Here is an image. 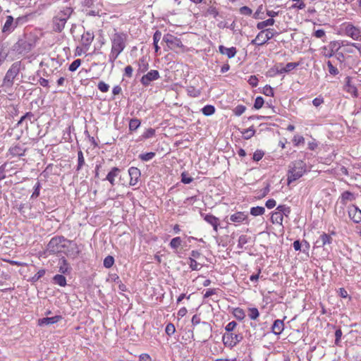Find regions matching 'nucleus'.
Listing matches in <instances>:
<instances>
[{"label": "nucleus", "instance_id": "obj_2", "mask_svg": "<svg viewBox=\"0 0 361 361\" xmlns=\"http://www.w3.org/2000/svg\"><path fill=\"white\" fill-rule=\"evenodd\" d=\"M306 164L302 160H296L292 161L288 166L287 174L288 184H290L301 178L307 171Z\"/></svg>", "mask_w": 361, "mask_h": 361}, {"label": "nucleus", "instance_id": "obj_40", "mask_svg": "<svg viewBox=\"0 0 361 361\" xmlns=\"http://www.w3.org/2000/svg\"><path fill=\"white\" fill-rule=\"evenodd\" d=\"M248 312V316L252 320H256L259 316V310L256 307L249 308Z\"/></svg>", "mask_w": 361, "mask_h": 361}, {"label": "nucleus", "instance_id": "obj_28", "mask_svg": "<svg viewBox=\"0 0 361 361\" xmlns=\"http://www.w3.org/2000/svg\"><path fill=\"white\" fill-rule=\"evenodd\" d=\"M25 149H23L20 146L16 145L13 147H11L9 149V152L13 156L20 157L24 155Z\"/></svg>", "mask_w": 361, "mask_h": 361}, {"label": "nucleus", "instance_id": "obj_34", "mask_svg": "<svg viewBox=\"0 0 361 361\" xmlns=\"http://www.w3.org/2000/svg\"><path fill=\"white\" fill-rule=\"evenodd\" d=\"M265 212V209L263 207H253L250 209V214L257 216L264 214Z\"/></svg>", "mask_w": 361, "mask_h": 361}, {"label": "nucleus", "instance_id": "obj_14", "mask_svg": "<svg viewBox=\"0 0 361 361\" xmlns=\"http://www.w3.org/2000/svg\"><path fill=\"white\" fill-rule=\"evenodd\" d=\"M128 174L130 176V185H135L141 176V173L139 169L137 167H130L128 169Z\"/></svg>", "mask_w": 361, "mask_h": 361}, {"label": "nucleus", "instance_id": "obj_37", "mask_svg": "<svg viewBox=\"0 0 361 361\" xmlns=\"http://www.w3.org/2000/svg\"><path fill=\"white\" fill-rule=\"evenodd\" d=\"M233 315L234 317L238 319V320H243L245 317V312L243 309L240 308V307H236L233 310Z\"/></svg>", "mask_w": 361, "mask_h": 361}, {"label": "nucleus", "instance_id": "obj_59", "mask_svg": "<svg viewBox=\"0 0 361 361\" xmlns=\"http://www.w3.org/2000/svg\"><path fill=\"white\" fill-rule=\"evenodd\" d=\"M246 110V107L243 105H238L233 110L235 115L240 116L242 115Z\"/></svg>", "mask_w": 361, "mask_h": 361}, {"label": "nucleus", "instance_id": "obj_49", "mask_svg": "<svg viewBox=\"0 0 361 361\" xmlns=\"http://www.w3.org/2000/svg\"><path fill=\"white\" fill-rule=\"evenodd\" d=\"M250 238L247 236L246 235H241L238 238V247L242 248L244 245L247 243Z\"/></svg>", "mask_w": 361, "mask_h": 361}, {"label": "nucleus", "instance_id": "obj_58", "mask_svg": "<svg viewBox=\"0 0 361 361\" xmlns=\"http://www.w3.org/2000/svg\"><path fill=\"white\" fill-rule=\"evenodd\" d=\"M155 135V130L153 128H148L142 135L143 139H148Z\"/></svg>", "mask_w": 361, "mask_h": 361}, {"label": "nucleus", "instance_id": "obj_54", "mask_svg": "<svg viewBox=\"0 0 361 361\" xmlns=\"http://www.w3.org/2000/svg\"><path fill=\"white\" fill-rule=\"evenodd\" d=\"M264 104V99L262 97H257L255 99L253 108H255V109H259L260 108L262 107Z\"/></svg>", "mask_w": 361, "mask_h": 361}, {"label": "nucleus", "instance_id": "obj_12", "mask_svg": "<svg viewBox=\"0 0 361 361\" xmlns=\"http://www.w3.org/2000/svg\"><path fill=\"white\" fill-rule=\"evenodd\" d=\"M200 216L206 221L208 224L212 226L214 230L217 232L218 227L219 226V219L215 216L211 214H205L200 212Z\"/></svg>", "mask_w": 361, "mask_h": 361}, {"label": "nucleus", "instance_id": "obj_62", "mask_svg": "<svg viewBox=\"0 0 361 361\" xmlns=\"http://www.w3.org/2000/svg\"><path fill=\"white\" fill-rule=\"evenodd\" d=\"M207 13L212 16L214 18H216L219 14L218 10L214 6H209L207 8Z\"/></svg>", "mask_w": 361, "mask_h": 361}, {"label": "nucleus", "instance_id": "obj_46", "mask_svg": "<svg viewBox=\"0 0 361 361\" xmlns=\"http://www.w3.org/2000/svg\"><path fill=\"white\" fill-rule=\"evenodd\" d=\"M27 20H28L27 16H19L17 18L14 19V22H15L16 27L18 25H24L25 23H27Z\"/></svg>", "mask_w": 361, "mask_h": 361}, {"label": "nucleus", "instance_id": "obj_56", "mask_svg": "<svg viewBox=\"0 0 361 361\" xmlns=\"http://www.w3.org/2000/svg\"><path fill=\"white\" fill-rule=\"evenodd\" d=\"M46 271L45 269H40L32 277V281L36 282L40 278L44 276Z\"/></svg>", "mask_w": 361, "mask_h": 361}, {"label": "nucleus", "instance_id": "obj_35", "mask_svg": "<svg viewBox=\"0 0 361 361\" xmlns=\"http://www.w3.org/2000/svg\"><path fill=\"white\" fill-rule=\"evenodd\" d=\"M201 111L204 116H209L214 114L215 107L213 105L207 104Z\"/></svg>", "mask_w": 361, "mask_h": 361}, {"label": "nucleus", "instance_id": "obj_31", "mask_svg": "<svg viewBox=\"0 0 361 361\" xmlns=\"http://www.w3.org/2000/svg\"><path fill=\"white\" fill-rule=\"evenodd\" d=\"M202 331L205 333V335H204L203 336H202V338L205 341L207 340V338L210 335V333H211V331H212V327L210 326V324L207 322H202V326H201Z\"/></svg>", "mask_w": 361, "mask_h": 361}, {"label": "nucleus", "instance_id": "obj_63", "mask_svg": "<svg viewBox=\"0 0 361 361\" xmlns=\"http://www.w3.org/2000/svg\"><path fill=\"white\" fill-rule=\"evenodd\" d=\"M240 13L244 16H250L252 13V11L248 6H244L240 8Z\"/></svg>", "mask_w": 361, "mask_h": 361}, {"label": "nucleus", "instance_id": "obj_33", "mask_svg": "<svg viewBox=\"0 0 361 361\" xmlns=\"http://www.w3.org/2000/svg\"><path fill=\"white\" fill-rule=\"evenodd\" d=\"M141 122L137 118H131L129 121V130L133 132L136 130L140 126Z\"/></svg>", "mask_w": 361, "mask_h": 361}, {"label": "nucleus", "instance_id": "obj_10", "mask_svg": "<svg viewBox=\"0 0 361 361\" xmlns=\"http://www.w3.org/2000/svg\"><path fill=\"white\" fill-rule=\"evenodd\" d=\"M16 28L14 18L12 16H7L6 17V21L2 27L1 32L6 35H8L12 33Z\"/></svg>", "mask_w": 361, "mask_h": 361}, {"label": "nucleus", "instance_id": "obj_39", "mask_svg": "<svg viewBox=\"0 0 361 361\" xmlns=\"http://www.w3.org/2000/svg\"><path fill=\"white\" fill-rule=\"evenodd\" d=\"M243 137L245 140H248L251 138L255 133V130L253 126L250 127L247 129H245L243 133Z\"/></svg>", "mask_w": 361, "mask_h": 361}, {"label": "nucleus", "instance_id": "obj_3", "mask_svg": "<svg viewBox=\"0 0 361 361\" xmlns=\"http://www.w3.org/2000/svg\"><path fill=\"white\" fill-rule=\"evenodd\" d=\"M65 242L71 243L72 241L66 239L63 235H56L49 240L47 245L45 252L49 255H58L62 252V248H66L67 246L64 244Z\"/></svg>", "mask_w": 361, "mask_h": 361}, {"label": "nucleus", "instance_id": "obj_64", "mask_svg": "<svg viewBox=\"0 0 361 361\" xmlns=\"http://www.w3.org/2000/svg\"><path fill=\"white\" fill-rule=\"evenodd\" d=\"M293 141L295 146H298L300 144H304L305 139L302 136L295 135V136H294Z\"/></svg>", "mask_w": 361, "mask_h": 361}, {"label": "nucleus", "instance_id": "obj_26", "mask_svg": "<svg viewBox=\"0 0 361 361\" xmlns=\"http://www.w3.org/2000/svg\"><path fill=\"white\" fill-rule=\"evenodd\" d=\"M283 220V216H282L281 212H272L271 216V221L273 224H278L279 225H282Z\"/></svg>", "mask_w": 361, "mask_h": 361}, {"label": "nucleus", "instance_id": "obj_41", "mask_svg": "<svg viewBox=\"0 0 361 361\" xmlns=\"http://www.w3.org/2000/svg\"><path fill=\"white\" fill-rule=\"evenodd\" d=\"M181 238L180 237H176L171 239L169 245L173 249H177L181 245Z\"/></svg>", "mask_w": 361, "mask_h": 361}, {"label": "nucleus", "instance_id": "obj_5", "mask_svg": "<svg viewBox=\"0 0 361 361\" xmlns=\"http://www.w3.org/2000/svg\"><path fill=\"white\" fill-rule=\"evenodd\" d=\"M20 69V62H15L11 65V68L8 70L4 78L3 83L4 86L10 87L13 85V80L18 75Z\"/></svg>", "mask_w": 361, "mask_h": 361}, {"label": "nucleus", "instance_id": "obj_47", "mask_svg": "<svg viewBox=\"0 0 361 361\" xmlns=\"http://www.w3.org/2000/svg\"><path fill=\"white\" fill-rule=\"evenodd\" d=\"M114 264V258L109 255L106 257L104 259V266L106 268H111Z\"/></svg>", "mask_w": 361, "mask_h": 361}, {"label": "nucleus", "instance_id": "obj_42", "mask_svg": "<svg viewBox=\"0 0 361 361\" xmlns=\"http://www.w3.org/2000/svg\"><path fill=\"white\" fill-rule=\"evenodd\" d=\"M276 210L279 212H281L283 216V215H285L286 216H288L290 213V208L286 205H279L276 207Z\"/></svg>", "mask_w": 361, "mask_h": 361}, {"label": "nucleus", "instance_id": "obj_44", "mask_svg": "<svg viewBox=\"0 0 361 361\" xmlns=\"http://www.w3.org/2000/svg\"><path fill=\"white\" fill-rule=\"evenodd\" d=\"M264 33V31H260L257 34L256 37L251 41V44L253 45H257V46H262V43L261 42L260 40H261V38H262Z\"/></svg>", "mask_w": 361, "mask_h": 361}, {"label": "nucleus", "instance_id": "obj_8", "mask_svg": "<svg viewBox=\"0 0 361 361\" xmlns=\"http://www.w3.org/2000/svg\"><path fill=\"white\" fill-rule=\"evenodd\" d=\"M345 34L355 40L361 41V30L350 23H348L344 27Z\"/></svg>", "mask_w": 361, "mask_h": 361}, {"label": "nucleus", "instance_id": "obj_22", "mask_svg": "<svg viewBox=\"0 0 361 361\" xmlns=\"http://www.w3.org/2000/svg\"><path fill=\"white\" fill-rule=\"evenodd\" d=\"M138 68L137 70V74L146 72L149 68V63L145 57H142L137 61Z\"/></svg>", "mask_w": 361, "mask_h": 361}, {"label": "nucleus", "instance_id": "obj_24", "mask_svg": "<svg viewBox=\"0 0 361 361\" xmlns=\"http://www.w3.org/2000/svg\"><path fill=\"white\" fill-rule=\"evenodd\" d=\"M266 34L264 33V35L262 38H261V42L262 43V45H264L265 43H267V41L272 39L277 32H274L273 29H266L264 30Z\"/></svg>", "mask_w": 361, "mask_h": 361}, {"label": "nucleus", "instance_id": "obj_16", "mask_svg": "<svg viewBox=\"0 0 361 361\" xmlns=\"http://www.w3.org/2000/svg\"><path fill=\"white\" fill-rule=\"evenodd\" d=\"M94 39V35L90 31H87L82 35L81 43L82 46L87 50Z\"/></svg>", "mask_w": 361, "mask_h": 361}, {"label": "nucleus", "instance_id": "obj_30", "mask_svg": "<svg viewBox=\"0 0 361 361\" xmlns=\"http://www.w3.org/2000/svg\"><path fill=\"white\" fill-rule=\"evenodd\" d=\"M54 283L61 287L66 286V279L63 275L56 274L53 278Z\"/></svg>", "mask_w": 361, "mask_h": 361}, {"label": "nucleus", "instance_id": "obj_43", "mask_svg": "<svg viewBox=\"0 0 361 361\" xmlns=\"http://www.w3.org/2000/svg\"><path fill=\"white\" fill-rule=\"evenodd\" d=\"M156 154L154 152H147L145 154H140L139 155V159L144 161H147L151 160L155 157Z\"/></svg>", "mask_w": 361, "mask_h": 361}, {"label": "nucleus", "instance_id": "obj_48", "mask_svg": "<svg viewBox=\"0 0 361 361\" xmlns=\"http://www.w3.org/2000/svg\"><path fill=\"white\" fill-rule=\"evenodd\" d=\"M81 59L74 60L69 66L68 70L71 72L75 71L81 65Z\"/></svg>", "mask_w": 361, "mask_h": 361}, {"label": "nucleus", "instance_id": "obj_25", "mask_svg": "<svg viewBox=\"0 0 361 361\" xmlns=\"http://www.w3.org/2000/svg\"><path fill=\"white\" fill-rule=\"evenodd\" d=\"M60 267L59 271L62 274H69L71 268L68 266V263L64 257L60 259Z\"/></svg>", "mask_w": 361, "mask_h": 361}, {"label": "nucleus", "instance_id": "obj_36", "mask_svg": "<svg viewBox=\"0 0 361 361\" xmlns=\"http://www.w3.org/2000/svg\"><path fill=\"white\" fill-rule=\"evenodd\" d=\"M85 161L83 156V153L81 150L78 151V165L76 167V171H79L81 170L82 166L85 165Z\"/></svg>", "mask_w": 361, "mask_h": 361}, {"label": "nucleus", "instance_id": "obj_11", "mask_svg": "<svg viewBox=\"0 0 361 361\" xmlns=\"http://www.w3.org/2000/svg\"><path fill=\"white\" fill-rule=\"evenodd\" d=\"M332 241L333 238L330 235L323 233L317 240L315 245L317 247H324L325 250H328L326 246L330 245Z\"/></svg>", "mask_w": 361, "mask_h": 361}, {"label": "nucleus", "instance_id": "obj_50", "mask_svg": "<svg viewBox=\"0 0 361 361\" xmlns=\"http://www.w3.org/2000/svg\"><path fill=\"white\" fill-rule=\"evenodd\" d=\"M193 178L189 176L188 173L186 171H184L181 173V182L185 184H189L192 182Z\"/></svg>", "mask_w": 361, "mask_h": 361}, {"label": "nucleus", "instance_id": "obj_55", "mask_svg": "<svg viewBox=\"0 0 361 361\" xmlns=\"http://www.w3.org/2000/svg\"><path fill=\"white\" fill-rule=\"evenodd\" d=\"M238 325L235 321L230 322L225 327L226 333H232Z\"/></svg>", "mask_w": 361, "mask_h": 361}, {"label": "nucleus", "instance_id": "obj_27", "mask_svg": "<svg viewBox=\"0 0 361 361\" xmlns=\"http://www.w3.org/2000/svg\"><path fill=\"white\" fill-rule=\"evenodd\" d=\"M73 12V10L72 8L66 7L60 12H59L57 16H59V18H65V20H68V19L71 17Z\"/></svg>", "mask_w": 361, "mask_h": 361}, {"label": "nucleus", "instance_id": "obj_52", "mask_svg": "<svg viewBox=\"0 0 361 361\" xmlns=\"http://www.w3.org/2000/svg\"><path fill=\"white\" fill-rule=\"evenodd\" d=\"M121 52L118 51H116V50H114V49H112L111 50V53L109 56V61L111 63H114L115 60L117 59V57L118 56V55L121 54Z\"/></svg>", "mask_w": 361, "mask_h": 361}, {"label": "nucleus", "instance_id": "obj_4", "mask_svg": "<svg viewBox=\"0 0 361 361\" xmlns=\"http://www.w3.org/2000/svg\"><path fill=\"white\" fill-rule=\"evenodd\" d=\"M162 41L166 44L168 49L178 52V50L184 51L185 46L181 39L170 33L164 35Z\"/></svg>", "mask_w": 361, "mask_h": 361}, {"label": "nucleus", "instance_id": "obj_17", "mask_svg": "<svg viewBox=\"0 0 361 361\" xmlns=\"http://www.w3.org/2000/svg\"><path fill=\"white\" fill-rule=\"evenodd\" d=\"M120 172V169L118 167H113L103 180H108L111 183V186H114L115 185V178L119 175Z\"/></svg>", "mask_w": 361, "mask_h": 361}, {"label": "nucleus", "instance_id": "obj_29", "mask_svg": "<svg viewBox=\"0 0 361 361\" xmlns=\"http://www.w3.org/2000/svg\"><path fill=\"white\" fill-rule=\"evenodd\" d=\"M341 202L343 204H346L347 201H353L355 200V195L350 191H345L341 194Z\"/></svg>", "mask_w": 361, "mask_h": 361}, {"label": "nucleus", "instance_id": "obj_61", "mask_svg": "<svg viewBox=\"0 0 361 361\" xmlns=\"http://www.w3.org/2000/svg\"><path fill=\"white\" fill-rule=\"evenodd\" d=\"M98 89L102 92H106L109 91V85H107L106 83H105L103 81H100L99 83H98Z\"/></svg>", "mask_w": 361, "mask_h": 361}, {"label": "nucleus", "instance_id": "obj_19", "mask_svg": "<svg viewBox=\"0 0 361 361\" xmlns=\"http://www.w3.org/2000/svg\"><path fill=\"white\" fill-rule=\"evenodd\" d=\"M284 329V323L281 319H276L271 326V332L275 335H280Z\"/></svg>", "mask_w": 361, "mask_h": 361}, {"label": "nucleus", "instance_id": "obj_38", "mask_svg": "<svg viewBox=\"0 0 361 361\" xmlns=\"http://www.w3.org/2000/svg\"><path fill=\"white\" fill-rule=\"evenodd\" d=\"M188 94L190 97H197L200 95L201 91L200 90L196 89L193 86H189L187 88Z\"/></svg>", "mask_w": 361, "mask_h": 361}, {"label": "nucleus", "instance_id": "obj_21", "mask_svg": "<svg viewBox=\"0 0 361 361\" xmlns=\"http://www.w3.org/2000/svg\"><path fill=\"white\" fill-rule=\"evenodd\" d=\"M247 219V214L243 212H238L230 216V220L235 223H241Z\"/></svg>", "mask_w": 361, "mask_h": 361}, {"label": "nucleus", "instance_id": "obj_7", "mask_svg": "<svg viewBox=\"0 0 361 361\" xmlns=\"http://www.w3.org/2000/svg\"><path fill=\"white\" fill-rule=\"evenodd\" d=\"M243 337L240 334L225 333L223 335L222 340L224 344L229 348L235 346L243 340Z\"/></svg>", "mask_w": 361, "mask_h": 361}, {"label": "nucleus", "instance_id": "obj_53", "mask_svg": "<svg viewBox=\"0 0 361 361\" xmlns=\"http://www.w3.org/2000/svg\"><path fill=\"white\" fill-rule=\"evenodd\" d=\"M264 155V152L262 150L257 149L254 152L252 159L255 161H259L262 159Z\"/></svg>", "mask_w": 361, "mask_h": 361}, {"label": "nucleus", "instance_id": "obj_23", "mask_svg": "<svg viewBox=\"0 0 361 361\" xmlns=\"http://www.w3.org/2000/svg\"><path fill=\"white\" fill-rule=\"evenodd\" d=\"M299 66L298 63H288L285 67L279 68V66H276L277 73L282 74L283 73H288Z\"/></svg>", "mask_w": 361, "mask_h": 361}, {"label": "nucleus", "instance_id": "obj_20", "mask_svg": "<svg viewBox=\"0 0 361 361\" xmlns=\"http://www.w3.org/2000/svg\"><path fill=\"white\" fill-rule=\"evenodd\" d=\"M219 51L221 54L226 55L229 59L233 58L237 53L235 47H232L230 48H226L224 45H220L219 47Z\"/></svg>", "mask_w": 361, "mask_h": 361}, {"label": "nucleus", "instance_id": "obj_18", "mask_svg": "<svg viewBox=\"0 0 361 361\" xmlns=\"http://www.w3.org/2000/svg\"><path fill=\"white\" fill-rule=\"evenodd\" d=\"M61 319L62 317L60 315H56L51 317H44L38 320V324L39 326L53 324L58 322Z\"/></svg>", "mask_w": 361, "mask_h": 361}, {"label": "nucleus", "instance_id": "obj_1", "mask_svg": "<svg viewBox=\"0 0 361 361\" xmlns=\"http://www.w3.org/2000/svg\"><path fill=\"white\" fill-rule=\"evenodd\" d=\"M37 35L32 32H25L16 42L12 49L18 54L24 55L29 53L35 47L37 40Z\"/></svg>", "mask_w": 361, "mask_h": 361}, {"label": "nucleus", "instance_id": "obj_57", "mask_svg": "<svg viewBox=\"0 0 361 361\" xmlns=\"http://www.w3.org/2000/svg\"><path fill=\"white\" fill-rule=\"evenodd\" d=\"M262 93L266 96H274V90L270 85H265L263 88Z\"/></svg>", "mask_w": 361, "mask_h": 361}, {"label": "nucleus", "instance_id": "obj_9", "mask_svg": "<svg viewBox=\"0 0 361 361\" xmlns=\"http://www.w3.org/2000/svg\"><path fill=\"white\" fill-rule=\"evenodd\" d=\"M160 77L159 73L157 70H151L147 74L144 75L140 79V82L145 87L149 85L150 82L159 79Z\"/></svg>", "mask_w": 361, "mask_h": 361}, {"label": "nucleus", "instance_id": "obj_51", "mask_svg": "<svg viewBox=\"0 0 361 361\" xmlns=\"http://www.w3.org/2000/svg\"><path fill=\"white\" fill-rule=\"evenodd\" d=\"M327 66L329 68V72L331 75H336L338 74V70L335 67L331 61H327Z\"/></svg>", "mask_w": 361, "mask_h": 361}, {"label": "nucleus", "instance_id": "obj_6", "mask_svg": "<svg viewBox=\"0 0 361 361\" xmlns=\"http://www.w3.org/2000/svg\"><path fill=\"white\" fill-rule=\"evenodd\" d=\"M126 35L123 32L115 33L111 38V49L122 52L126 47Z\"/></svg>", "mask_w": 361, "mask_h": 361}, {"label": "nucleus", "instance_id": "obj_60", "mask_svg": "<svg viewBox=\"0 0 361 361\" xmlns=\"http://www.w3.org/2000/svg\"><path fill=\"white\" fill-rule=\"evenodd\" d=\"M165 331L167 335L171 336L172 334H173L175 333L176 328L173 324L169 323L166 325Z\"/></svg>", "mask_w": 361, "mask_h": 361}, {"label": "nucleus", "instance_id": "obj_15", "mask_svg": "<svg viewBox=\"0 0 361 361\" xmlns=\"http://www.w3.org/2000/svg\"><path fill=\"white\" fill-rule=\"evenodd\" d=\"M67 20L65 18H59L57 15L53 18V28L54 30L61 32L66 23Z\"/></svg>", "mask_w": 361, "mask_h": 361}, {"label": "nucleus", "instance_id": "obj_13", "mask_svg": "<svg viewBox=\"0 0 361 361\" xmlns=\"http://www.w3.org/2000/svg\"><path fill=\"white\" fill-rule=\"evenodd\" d=\"M348 216L355 223L361 222V210L355 205L348 207Z\"/></svg>", "mask_w": 361, "mask_h": 361}, {"label": "nucleus", "instance_id": "obj_32", "mask_svg": "<svg viewBox=\"0 0 361 361\" xmlns=\"http://www.w3.org/2000/svg\"><path fill=\"white\" fill-rule=\"evenodd\" d=\"M274 23H275V20L274 18H269L266 20L259 22L257 24V28L258 30H262L265 27L273 25L274 24Z\"/></svg>", "mask_w": 361, "mask_h": 361}, {"label": "nucleus", "instance_id": "obj_45", "mask_svg": "<svg viewBox=\"0 0 361 361\" xmlns=\"http://www.w3.org/2000/svg\"><path fill=\"white\" fill-rule=\"evenodd\" d=\"M34 117V114L32 113V112H27L25 115H23L20 119L19 120V121L17 123V126H20V124H22L23 123L24 121L25 120H29L31 123H32V118Z\"/></svg>", "mask_w": 361, "mask_h": 361}]
</instances>
